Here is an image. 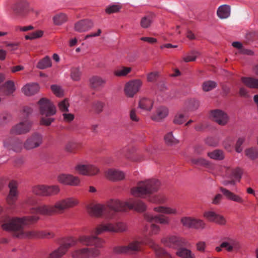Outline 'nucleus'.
Listing matches in <instances>:
<instances>
[{
    "instance_id": "f257e3e1",
    "label": "nucleus",
    "mask_w": 258,
    "mask_h": 258,
    "mask_svg": "<svg viewBox=\"0 0 258 258\" xmlns=\"http://www.w3.org/2000/svg\"><path fill=\"white\" fill-rule=\"evenodd\" d=\"M79 200L75 197H70L57 201L53 205L42 204L31 209L32 213L39 214L44 216H51L61 214L65 211L77 207Z\"/></svg>"
},
{
    "instance_id": "f03ea898",
    "label": "nucleus",
    "mask_w": 258,
    "mask_h": 258,
    "mask_svg": "<svg viewBox=\"0 0 258 258\" xmlns=\"http://www.w3.org/2000/svg\"><path fill=\"white\" fill-rule=\"evenodd\" d=\"M212 173L216 176H220L229 180H224L222 182L225 186L235 185L236 181L239 182L242 174V170L239 167L233 168L228 164H221L214 168Z\"/></svg>"
},
{
    "instance_id": "7ed1b4c3",
    "label": "nucleus",
    "mask_w": 258,
    "mask_h": 258,
    "mask_svg": "<svg viewBox=\"0 0 258 258\" xmlns=\"http://www.w3.org/2000/svg\"><path fill=\"white\" fill-rule=\"evenodd\" d=\"M160 186V182L156 179H150L138 182L131 189L132 195L135 197L146 198L157 192Z\"/></svg>"
},
{
    "instance_id": "20e7f679",
    "label": "nucleus",
    "mask_w": 258,
    "mask_h": 258,
    "mask_svg": "<svg viewBox=\"0 0 258 258\" xmlns=\"http://www.w3.org/2000/svg\"><path fill=\"white\" fill-rule=\"evenodd\" d=\"M39 106V110L42 115L41 124L45 125H49L53 121L54 118L50 116L55 114L56 109L54 104L48 99L41 98L38 102Z\"/></svg>"
},
{
    "instance_id": "39448f33",
    "label": "nucleus",
    "mask_w": 258,
    "mask_h": 258,
    "mask_svg": "<svg viewBox=\"0 0 258 258\" xmlns=\"http://www.w3.org/2000/svg\"><path fill=\"white\" fill-rule=\"evenodd\" d=\"M39 219L37 216H30L22 218H13L7 220L2 224L5 230H17L27 225L37 222Z\"/></svg>"
},
{
    "instance_id": "423d86ee",
    "label": "nucleus",
    "mask_w": 258,
    "mask_h": 258,
    "mask_svg": "<svg viewBox=\"0 0 258 258\" xmlns=\"http://www.w3.org/2000/svg\"><path fill=\"white\" fill-rule=\"evenodd\" d=\"M32 191L37 196L50 197L58 195L60 191V189L57 185H37L33 187Z\"/></svg>"
},
{
    "instance_id": "0eeeda50",
    "label": "nucleus",
    "mask_w": 258,
    "mask_h": 258,
    "mask_svg": "<svg viewBox=\"0 0 258 258\" xmlns=\"http://www.w3.org/2000/svg\"><path fill=\"white\" fill-rule=\"evenodd\" d=\"M57 181L63 185L79 186L81 181L79 177L70 173H60L56 177Z\"/></svg>"
},
{
    "instance_id": "6e6552de",
    "label": "nucleus",
    "mask_w": 258,
    "mask_h": 258,
    "mask_svg": "<svg viewBox=\"0 0 258 258\" xmlns=\"http://www.w3.org/2000/svg\"><path fill=\"white\" fill-rule=\"evenodd\" d=\"M203 217L208 221L219 226H224L227 224V220L226 217L214 210L206 211L203 213Z\"/></svg>"
},
{
    "instance_id": "1a4fd4ad",
    "label": "nucleus",
    "mask_w": 258,
    "mask_h": 258,
    "mask_svg": "<svg viewBox=\"0 0 258 258\" xmlns=\"http://www.w3.org/2000/svg\"><path fill=\"white\" fill-rule=\"evenodd\" d=\"M76 241L73 238L66 239L63 243L56 249L50 253L48 258H60L68 251L69 248L75 245Z\"/></svg>"
},
{
    "instance_id": "9d476101",
    "label": "nucleus",
    "mask_w": 258,
    "mask_h": 258,
    "mask_svg": "<svg viewBox=\"0 0 258 258\" xmlns=\"http://www.w3.org/2000/svg\"><path fill=\"white\" fill-rule=\"evenodd\" d=\"M100 250L97 248L84 247L72 253L74 258H92L98 256Z\"/></svg>"
},
{
    "instance_id": "9b49d317",
    "label": "nucleus",
    "mask_w": 258,
    "mask_h": 258,
    "mask_svg": "<svg viewBox=\"0 0 258 258\" xmlns=\"http://www.w3.org/2000/svg\"><path fill=\"white\" fill-rule=\"evenodd\" d=\"M209 115L214 121L221 126L226 125L229 121V117L227 113L220 109L210 111Z\"/></svg>"
},
{
    "instance_id": "f8f14e48",
    "label": "nucleus",
    "mask_w": 258,
    "mask_h": 258,
    "mask_svg": "<svg viewBox=\"0 0 258 258\" xmlns=\"http://www.w3.org/2000/svg\"><path fill=\"white\" fill-rule=\"evenodd\" d=\"M75 170L79 174L84 176H92L99 172V169L92 164H78L75 167Z\"/></svg>"
},
{
    "instance_id": "ddd939ff",
    "label": "nucleus",
    "mask_w": 258,
    "mask_h": 258,
    "mask_svg": "<svg viewBox=\"0 0 258 258\" xmlns=\"http://www.w3.org/2000/svg\"><path fill=\"white\" fill-rule=\"evenodd\" d=\"M169 115L168 108L164 106H159L151 113L150 117L155 122L163 121Z\"/></svg>"
},
{
    "instance_id": "4468645a",
    "label": "nucleus",
    "mask_w": 258,
    "mask_h": 258,
    "mask_svg": "<svg viewBox=\"0 0 258 258\" xmlns=\"http://www.w3.org/2000/svg\"><path fill=\"white\" fill-rule=\"evenodd\" d=\"M142 84V81L139 79L129 81L125 85V95L128 97H133L139 91Z\"/></svg>"
},
{
    "instance_id": "2eb2a0df",
    "label": "nucleus",
    "mask_w": 258,
    "mask_h": 258,
    "mask_svg": "<svg viewBox=\"0 0 258 258\" xmlns=\"http://www.w3.org/2000/svg\"><path fill=\"white\" fill-rule=\"evenodd\" d=\"M161 241L166 246L173 248H177L186 244V241L183 238L176 236L164 237L162 239Z\"/></svg>"
},
{
    "instance_id": "dca6fc26",
    "label": "nucleus",
    "mask_w": 258,
    "mask_h": 258,
    "mask_svg": "<svg viewBox=\"0 0 258 258\" xmlns=\"http://www.w3.org/2000/svg\"><path fill=\"white\" fill-rule=\"evenodd\" d=\"M78 241L83 245L86 246L95 245L98 248L102 246V240L96 236L81 235L78 238Z\"/></svg>"
},
{
    "instance_id": "f3484780",
    "label": "nucleus",
    "mask_w": 258,
    "mask_h": 258,
    "mask_svg": "<svg viewBox=\"0 0 258 258\" xmlns=\"http://www.w3.org/2000/svg\"><path fill=\"white\" fill-rule=\"evenodd\" d=\"M128 200L124 202L118 199H112L107 202L106 207L116 212H123L128 209Z\"/></svg>"
},
{
    "instance_id": "a211bd4d",
    "label": "nucleus",
    "mask_w": 258,
    "mask_h": 258,
    "mask_svg": "<svg viewBox=\"0 0 258 258\" xmlns=\"http://www.w3.org/2000/svg\"><path fill=\"white\" fill-rule=\"evenodd\" d=\"M42 143V137L40 135L34 134L28 138L24 143V148L30 150L39 147Z\"/></svg>"
},
{
    "instance_id": "6ab92c4d",
    "label": "nucleus",
    "mask_w": 258,
    "mask_h": 258,
    "mask_svg": "<svg viewBox=\"0 0 258 258\" xmlns=\"http://www.w3.org/2000/svg\"><path fill=\"white\" fill-rule=\"evenodd\" d=\"M31 126V123L26 119L14 126L11 130L10 133L12 135L26 134L30 131Z\"/></svg>"
},
{
    "instance_id": "aec40b11",
    "label": "nucleus",
    "mask_w": 258,
    "mask_h": 258,
    "mask_svg": "<svg viewBox=\"0 0 258 258\" xmlns=\"http://www.w3.org/2000/svg\"><path fill=\"white\" fill-rule=\"evenodd\" d=\"M106 80L99 76H93L88 80L89 87L96 91L100 90L106 84Z\"/></svg>"
},
{
    "instance_id": "412c9836",
    "label": "nucleus",
    "mask_w": 258,
    "mask_h": 258,
    "mask_svg": "<svg viewBox=\"0 0 258 258\" xmlns=\"http://www.w3.org/2000/svg\"><path fill=\"white\" fill-rule=\"evenodd\" d=\"M13 231L14 236L21 239L38 238V230H25L23 228L19 230H11Z\"/></svg>"
},
{
    "instance_id": "4be33fe9",
    "label": "nucleus",
    "mask_w": 258,
    "mask_h": 258,
    "mask_svg": "<svg viewBox=\"0 0 258 258\" xmlns=\"http://www.w3.org/2000/svg\"><path fill=\"white\" fill-rule=\"evenodd\" d=\"M17 186L18 183L15 180L10 181L9 184L10 191L6 198V201L8 204L10 206L14 205L17 200Z\"/></svg>"
},
{
    "instance_id": "5701e85b",
    "label": "nucleus",
    "mask_w": 258,
    "mask_h": 258,
    "mask_svg": "<svg viewBox=\"0 0 258 258\" xmlns=\"http://www.w3.org/2000/svg\"><path fill=\"white\" fill-rule=\"evenodd\" d=\"M106 207L101 204H90L87 206V212L92 216L100 217L103 215Z\"/></svg>"
},
{
    "instance_id": "b1692460",
    "label": "nucleus",
    "mask_w": 258,
    "mask_h": 258,
    "mask_svg": "<svg viewBox=\"0 0 258 258\" xmlns=\"http://www.w3.org/2000/svg\"><path fill=\"white\" fill-rule=\"evenodd\" d=\"M145 218L148 222H155L164 225H168L170 222V218L163 214L153 215L152 214H146L145 215Z\"/></svg>"
},
{
    "instance_id": "393cba45",
    "label": "nucleus",
    "mask_w": 258,
    "mask_h": 258,
    "mask_svg": "<svg viewBox=\"0 0 258 258\" xmlns=\"http://www.w3.org/2000/svg\"><path fill=\"white\" fill-rule=\"evenodd\" d=\"M92 232L99 235L104 232L114 233V224L111 222H104L98 225Z\"/></svg>"
},
{
    "instance_id": "a878e982",
    "label": "nucleus",
    "mask_w": 258,
    "mask_h": 258,
    "mask_svg": "<svg viewBox=\"0 0 258 258\" xmlns=\"http://www.w3.org/2000/svg\"><path fill=\"white\" fill-rule=\"evenodd\" d=\"M141 243L138 241L131 242L128 245L125 246L118 247L115 248L117 252L134 253L140 250Z\"/></svg>"
},
{
    "instance_id": "bb28decb",
    "label": "nucleus",
    "mask_w": 258,
    "mask_h": 258,
    "mask_svg": "<svg viewBox=\"0 0 258 258\" xmlns=\"http://www.w3.org/2000/svg\"><path fill=\"white\" fill-rule=\"evenodd\" d=\"M219 189L227 200L241 204H243L244 200L240 195L236 194L226 188L222 186L219 187Z\"/></svg>"
},
{
    "instance_id": "cd10ccee",
    "label": "nucleus",
    "mask_w": 258,
    "mask_h": 258,
    "mask_svg": "<svg viewBox=\"0 0 258 258\" xmlns=\"http://www.w3.org/2000/svg\"><path fill=\"white\" fill-rule=\"evenodd\" d=\"M4 146L7 150H12L16 152H20L22 148V143L19 140H6L4 142Z\"/></svg>"
},
{
    "instance_id": "c85d7f7f",
    "label": "nucleus",
    "mask_w": 258,
    "mask_h": 258,
    "mask_svg": "<svg viewBox=\"0 0 258 258\" xmlns=\"http://www.w3.org/2000/svg\"><path fill=\"white\" fill-rule=\"evenodd\" d=\"M40 90V86L36 83H27L21 89L22 93L26 96H30L37 93Z\"/></svg>"
},
{
    "instance_id": "c756f323",
    "label": "nucleus",
    "mask_w": 258,
    "mask_h": 258,
    "mask_svg": "<svg viewBox=\"0 0 258 258\" xmlns=\"http://www.w3.org/2000/svg\"><path fill=\"white\" fill-rule=\"evenodd\" d=\"M146 204L141 200L134 201L133 199L128 200V209H134L138 212H144L147 209Z\"/></svg>"
},
{
    "instance_id": "7c9ffc66",
    "label": "nucleus",
    "mask_w": 258,
    "mask_h": 258,
    "mask_svg": "<svg viewBox=\"0 0 258 258\" xmlns=\"http://www.w3.org/2000/svg\"><path fill=\"white\" fill-rule=\"evenodd\" d=\"M94 24L92 21L84 20L76 23L75 29L78 32H83L89 30L92 28Z\"/></svg>"
},
{
    "instance_id": "2f4dec72",
    "label": "nucleus",
    "mask_w": 258,
    "mask_h": 258,
    "mask_svg": "<svg viewBox=\"0 0 258 258\" xmlns=\"http://www.w3.org/2000/svg\"><path fill=\"white\" fill-rule=\"evenodd\" d=\"M105 175L107 178L112 180H121L125 177V174L123 172L113 169L106 170Z\"/></svg>"
},
{
    "instance_id": "473e14b6",
    "label": "nucleus",
    "mask_w": 258,
    "mask_h": 258,
    "mask_svg": "<svg viewBox=\"0 0 258 258\" xmlns=\"http://www.w3.org/2000/svg\"><path fill=\"white\" fill-rule=\"evenodd\" d=\"M153 210L156 213L170 215H177L178 214V210L176 208L169 206H157L154 207Z\"/></svg>"
},
{
    "instance_id": "72a5a7b5",
    "label": "nucleus",
    "mask_w": 258,
    "mask_h": 258,
    "mask_svg": "<svg viewBox=\"0 0 258 258\" xmlns=\"http://www.w3.org/2000/svg\"><path fill=\"white\" fill-rule=\"evenodd\" d=\"M154 101L152 99L143 97L140 100L138 107L143 111L150 112L152 109Z\"/></svg>"
},
{
    "instance_id": "f704fd0d",
    "label": "nucleus",
    "mask_w": 258,
    "mask_h": 258,
    "mask_svg": "<svg viewBox=\"0 0 258 258\" xmlns=\"http://www.w3.org/2000/svg\"><path fill=\"white\" fill-rule=\"evenodd\" d=\"M191 161V163L194 165L198 166H203L205 167L211 173L212 171H213L215 166L214 165L211 164L207 160L202 158L192 159Z\"/></svg>"
},
{
    "instance_id": "c9c22d12",
    "label": "nucleus",
    "mask_w": 258,
    "mask_h": 258,
    "mask_svg": "<svg viewBox=\"0 0 258 258\" xmlns=\"http://www.w3.org/2000/svg\"><path fill=\"white\" fill-rule=\"evenodd\" d=\"M231 13L230 7L229 5H224L220 6L217 11L218 17L221 19H226L228 18Z\"/></svg>"
},
{
    "instance_id": "e433bc0d",
    "label": "nucleus",
    "mask_w": 258,
    "mask_h": 258,
    "mask_svg": "<svg viewBox=\"0 0 258 258\" xmlns=\"http://www.w3.org/2000/svg\"><path fill=\"white\" fill-rule=\"evenodd\" d=\"M241 80L246 87L252 89H258V79L243 77L241 78Z\"/></svg>"
},
{
    "instance_id": "4c0bfd02",
    "label": "nucleus",
    "mask_w": 258,
    "mask_h": 258,
    "mask_svg": "<svg viewBox=\"0 0 258 258\" xmlns=\"http://www.w3.org/2000/svg\"><path fill=\"white\" fill-rule=\"evenodd\" d=\"M176 255L181 258H195V255L191 250L185 247L178 248Z\"/></svg>"
},
{
    "instance_id": "58836bf2",
    "label": "nucleus",
    "mask_w": 258,
    "mask_h": 258,
    "mask_svg": "<svg viewBox=\"0 0 258 258\" xmlns=\"http://www.w3.org/2000/svg\"><path fill=\"white\" fill-rule=\"evenodd\" d=\"M164 141L168 146H175L179 143V140L173 135L172 132H168L164 136Z\"/></svg>"
},
{
    "instance_id": "ea45409f",
    "label": "nucleus",
    "mask_w": 258,
    "mask_h": 258,
    "mask_svg": "<svg viewBox=\"0 0 258 258\" xmlns=\"http://www.w3.org/2000/svg\"><path fill=\"white\" fill-rule=\"evenodd\" d=\"M207 156L211 159L222 160L225 158L224 152L220 150H215L207 153Z\"/></svg>"
},
{
    "instance_id": "a19ab883",
    "label": "nucleus",
    "mask_w": 258,
    "mask_h": 258,
    "mask_svg": "<svg viewBox=\"0 0 258 258\" xmlns=\"http://www.w3.org/2000/svg\"><path fill=\"white\" fill-rule=\"evenodd\" d=\"M153 22V18L150 16H145L143 17L140 20V26L143 29H148L150 28Z\"/></svg>"
},
{
    "instance_id": "79ce46f5",
    "label": "nucleus",
    "mask_w": 258,
    "mask_h": 258,
    "mask_svg": "<svg viewBox=\"0 0 258 258\" xmlns=\"http://www.w3.org/2000/svg\"><path fill=\"white\" fill-rule=\"evenodd\" d=\"M82 74V72L79 68L75 67L71 70L70 77L74 81L78 82L80 81Z\"/></svg>"
},
{
    "instance_id": "37998d69",
    "label": "nucleus",
    "mask_w": 258,
    "mask_h": 258,
    "mask_svg": "<svg viewBox=\"0 0 258 258\" xmlns=\"http://www.w3.org/2000/svg\"><path fill=\"white\" fill-rule=\"evenodd\" d=\"M68 20V17L65 14L59 13L53 17V21L55 25H61Z\"/></svg>"
},
{
    "instance_id": "c03bdc74",
    "label": "nucleus",
    "mask_w": 258,
    "mask_h": 258,
    "mask_svg": "<svg viewBox=\"0 0 258 258\" xmlns=\"http://www.w3.org/2000/svg\"><path fill=\"white\" fill-rule=\"evenodd\" d=\"M132 71V68L130 67H121L115 70L113 74L117 77H125L129 74Z\"/></svg>"
},
{
    "instance_id": "a18cd8bd",
    "label": "nucleus",
    "mask_w": 258,
    "mask_h": 258,
    "mask_svg": "<svg viewBox=\"0 0 258 258\" xmlns=\"http://www.w3.org/2000/svg\"><path fill=\"white\" fill-rule=\"evenodd\" d=\"M245 155L251 160L258 158V149L256 148H249L246 149L245 151Z\"/></svg>"
},
{
    "instance_id": "49530a36",
    "label": "nucleus",
    "mask_w": 258,
    "mask_h": 258,
    "mask_svg": "<svg viewBox=\"0 0 258 258\" xmlns=\"http://www.w3.org/2000/svg\"><path fill=\"white\" fill-rule=\"evenodd\" d=\"M51 66V61L48 56H45L37 63V67L40 69H45Z\"/></svg>"
},
{
    "instance_id": "de8ad7c7",
    "label": "nucleus",
    "mask_w": 258,
    "mask_h": 258,
    "mask_svg": "<svg viewBox=\"0 0 258 258\" xmlns=\"http://www.w3.org/2000/svg\"><path fill=\"white\" fill-rule=\"evenodd\" d=\"M4 87L6 89L5 94L7 95L12 94L16 90L15 83L12 81H8L6 82L4 85Z\"/></svg>"
},
{
    "instance_id": "09e8293b",
    "label": "nucleus",
    "mask_w": 258,
    "mask_h": 258,
    "mask_svg": "<svg viewBox=\"0 0 258 258\" xmlns=\"http://www.w3.org/2000/svg\"><path fill=\"white\" fill-rule=\"evenodd\" d=\"M114 224V233H120L126 231L127 229V224L123 222H117Z\"/></svg>"
},
{
    "instance_id": "8fccbe9b",
    "label": "nucleus",
    "mask_w": 258,
    "mask_h": 258,
    "mask_svg": "<svg viewBox=\"0 0 258 258\" xmlns=\"http://www.w3.org/2000/svg\"><path fill=\"white\" fill-rule=\"evenodd\" d=\"M70 107V103L69 100L64 99V100L60 101L58 104V108L60 111L64 113L69 111V108Z\"/></svg>"
},
{
    "instance_id": "3c124183",
    "label": "nucleus",
    "mask_w": 258,
    "mask_h": 258,
    "mask_svg": "<svg viewBox=\"0 0 258 258\" xmlns=\"http://www.w3.org/2000/svg\"><path fill=\"white\" fill-rule=\"evenodd\" d=\"M217 87V83L212 81H207L203 83L202 85L203 90L205 92L210 91Z\"/></svg>"
},
{
    "instance_id": "603ef678",
    "label": "nucleus",
    "mask_w": 258,
    "mask_h": 258,
    "mask_svg": "<svg viewBox=\"0 0 258 258\" xmlns=\"http://www.w3.org/2000/svg\"><path fill=\"white\" fill-rule=\"evenodd\" d=\"M121 8V6L119 4L109 5L106 7L105 12L108 14L118 12Z\"/></svg>"
},
{
    "instance_id": "864d4df0",
    "label": "nucleus",
    "mask_w": 258,
    "mask_h": 258,
    "mask_svg": "<svg viewBox=\"0 0 258 258\" xmlns=\"http://www.w3.org/2000/svg\"><path fill=\"white\" fill-rule=\"evenodd\" d=\"M43 32L41 30H37L25 36L26 40H33L42 37Z\"/></svg>"
},
{
    "instance_id": "5fc2aeb1",
    "label": "nucleus",
    "mask_w": 258,
    "mask_h": 258,
    "mask_svg": "<svg viewBox=\"0 0 258 258\" xmlns=\"http://www.w3.org/2000/svg\"><path fill=\"white\" fill-rule=\"evenodd\" d=\"M194 218L191 217H183L180 219L182 225L187 228H192Z\"/></svg>"
},
{
    "instance_id": "6e6d98bb",
    "label": "nucleus",
    "mask_w": 258,
    "mask_h": 258,
    "mask_svg": "<svg viewBox=\"0 0 258 258\" xmlns=\"http://www.w3.org/2000/svg\"><path fill=\"white\" fill-rule=\"evenodd\" d=\"M186 116L181 112L177 113L174 116L173 122L175 124H181L184 122Z\"/></svg>"
},
{
    "instance_id": "4d7b16f0",
    "label": "nucleus",
    "mask_w": 258,
    "mask_h": 258,
    "mask_svg": "<svg viewBox=\"0 0 258 258\" xmlns=\"http://www.w3.org/2000/svg\"><path fill=\"white\" fill-rule=\"evenodd\" d=\"M198 52H191L183 56L182 60L185 62L195 61L197 57Z\"/></svg>"
},
{
    "instance_id": "13d9d810",
    "label": "nucleus",
    "mask_w": 258,
    "mask_h": 258,
    "mask_svg": "<svg viewBox=\"0 0 258 258\" xmlns=\"http://www.w3.org/2000/svg\"><path fill=\"white\" fill-rule=\"evenodd\" d=\"M206 226L205 221L201 219L194 218L192 228L196 229H204Z\"/></svg>"
},
{
    "instance_id": "bf43d9fd",
    "label": "nucleus",
    "mask_w": 258,
    "mask_h": 258,
    "mask_svg": "<svg viewBox=\"0 0 258 258\" xmlns=\"http://www.w3.org/2000/svg\"><path fill=\"white\" fill-rule=\"evenodd\" d=\"M51 89L53 93L57 97H60L63 95V91L61 87L56 85H52L51 86Z\"/></svg>"
},
{
    "instance_id": "052dcab7",
    "label": "nucleus",
    "mask_w": 258,
    "mask_h": 258,
    "mask_svg": "<svg viewBox=\"0 0 258 258\" xmlns=\"http://www.w3.org/2000/svg\"><path fill=\"white\" fill-rule=\"evenodd\" d=\"M185 105L189 110H194L198 107L199 104L195 100H189L185 102Z\"/></svg>"
},
{
    "instance_id": "680f3d73",
    "label": "nucleus",
    "mask_w": 258,
    "mask_h": 258,
    "mask_svg": "<svg viewBox=\"0 0 258 258\" xmlns=\"http://www.w3.org/2000/svg\"><path fill=\"white\" fill-rule=\"evenodd\" d=\"M54 234L53 233L47 231H38V238H44L53 237Z\"/></svg>"
},
{
    "instance_id": "e2e57ef3",
    "label": "nucleus",
    "mask_w": 258,
    "mask_h": 258,
    "mask_svg": "<svg viewBox=\"0 0 258 258\" xmlns=\"http://www.w3.org/2000/svg\"><path fill=\"white\" fill-rule=\"evenodd\" d=\"M160 231V227L156 224H152L150 226V233L151 235H157Z\"/></svg>"
},
{
    "instance_id": "0e129e2a",
    "label": "nucleus",
    "mask_w": 258,
    "mask_h": 258,
    "mask_svg": "<svg viewBox=\"0 0 258 258\" xmlns=\"http://www.w3.org/2000/svg\"><path fill=\"white\" fill-rule=\"evenodd\" d=\"M196 249L198 251L204 252L206 250V243L204 241H199L196 244Z\"/></svg>"
},
{
    "instance_id": "69168bd1",
    "label": "nucleus",
    "mask_w": 258,
    "mask_h": 258,
    "mask_svg": "<svg viewBox=\"0 0 258 258\" xmlns=\"http://www.w3.org/2000/svg\"><path fill=\"white\" fill-rule=\"evenodd\" d=\"M93 107L97 112H100L104 107V103L101 101H96L93 103Z\"/></svg>"
},
{
    "instance_id": "338daca9",
    "label": "nucleus",
    "mask_w": 258,
    "mask_h": 258,
    "mask_svg": "<svg viewBox=\"0 0 258 258\" xmlns=\"http://www.w3.org/2000/svg\"><path fill=\"white\" fill-rule=\"evenodd\" d=\"M233 241H224L221 243V247H223V248H225L228 251H231L233 249Z\"/></svg>"
},
{
    "instance_id": "774afa93",
    "label": "nucleus",
    "mask_w": 258,
    "mask_h": 258,
    "mask_svg": "<svg viewBox=\"0 0 258 258\" xmlns=\"http://www.w3.org/2000/svg\"><path fill=\"white\" fill-rule=\"evenodd\" d=\"M63 120L66 122H71L75 118V116L73 113L64 112L62 113Z\"/></svg>"
}]
</instances>
